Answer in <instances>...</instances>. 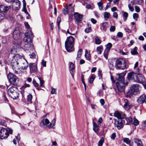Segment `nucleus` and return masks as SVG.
<instances>
[{
	"mask_svg": "<svg viewBox=\"0 0 146 146\" xmlns=\"http://www.w3.org/2000/svg\"><path fill=\"white\" fill-rule=\"evenodd\" d=\"M18 55L20 57L17 58V61L18 63L19 66L23 69H26L28 67V62L22 56L19 54Z\"/></svg>",
	"mask_w": 146,
	"mask_h": 146,
	"instance_id": "nucleus-4",
	"label": "nucleus"
},
{
	"mask_svg": "<svg viewBox=\"0 0 146 146\" xmlns=\"http://www.w3.org/2000/svg\"><path fill=\"white\" fill-rule=\"evenodd\" d=\"M24 48L25 50H33L34 47L32 42H27V44H25Z\"/></svg>",
	"mask_w": 146,
	"mask_h": 146,
	"instance_id": "nucleus-11",
	"label": "nucleus"
},
{
	"mask_svg": "<svg viewBox=\"0 0 146 146\" xmlns=\"http://www.w3.org/2000/svg\"><path fill=\"white\" fill-rule=\"evenodd\" d=\"M102 71L99 70L98 72V75L99 77V79H101L102 78V75L101 74Z\"/></svg>",
	"mask_w": 146,
	"mask_h": 146,
	"instance_id": "nucleus-49",
	"label": "nucleus"
},
{
	"mask_svg": "<svg viewBox=\"0 0 146 146\" xmlns=\"http://www.w3.org/2000/svg\"><path fill=\"white\" fill-rule=\"evenodd\" d=\"M20 56L18 54H16L13 56L11 61V66L14 71V72L16 74H18L19 72V70L18 68L19 64L17 61V58H19Z\"/></svg>",
	"mask_w": 146,
	"mask_h": 146,
	"instance_id": "nucleus-3",
	"label": "nucleus"
},
{
	"mask_svg": "<svg viewBox=\"0 0 146 146\" xmlns=\"http://www.w3.org/2000/svg\"><path fill=\"white\" fill-rule=\"evenodd\" d=\"M10 97L13 99H15L17 98H18L19 96V93H18L17 91L14 92L12 94H8Z\"/></svg>",
	"mask_w": 146,
	"mask_h": 146,
	"instance_id": "nucleus-25",
	"label": "nucleus"
},
{
	"mask_svg": "<svg viewBox=\"0 0 146 146\" xmlns=\"http://www.w3.org/2000/svg\"><path fill=\"white\" fill-rule=\"evenodd\" d=\"M68 7H66V8L63 9L62 10V12L63 14L65 15L66 14L68 13Z\"/></svg>",
	"mask_w": 146,
	"mask_h": 146,
	"instance_id": "nucleus-44",
	"label": "nucleus"
},
{
	"mask_svg": "<svg viewBox=\"0 0 146 146\" xmlns=\"http://www.w3.org/2000/svg\"><path fill=\"white\" fill-rule=\"evenodd\" d=\"M115 127H117L118 129H120L123 126L122 120V119H118L117 121L115 120Z\"/></svg>",
	"mask_w": 146,
	"mask_h": 146,
	"instance_id": "nucleus-12",
	"label": "nucleus"
},
{
	"mask_svg": "<svg viewBox=\"0 0 146 146\" xmlns=\"http://www.w3.org/2000/svg\"><path fill=\"white\" fill-rule=\"evenodd\" d=\"M104 18L106 20L108 19L110 16L109 13L107 12H105L104 13Z\"/></svg>",
	"mask_w": 146,
	"mask_h": 146,
	"instance_id": "nucleus-35",
	"label": "nucleus"
},
{
	"mask_svg": "<svg viewBox=\"0 0 146 146\" xmlns=\"http://www.w3.org/2000/svg\"><path fill=\"white\" fill-rule=\"evenodd\" d=\"M93 130L96 133L98 130V125L94 121L93 122Z\"/></svg>",
	"mask_w": 146,
	"mask_h": 146,
	"instance_id": "nucleus-28",
	"label": "nucleus"
},
{
	"mask_svg": "<svg viewBox=\"0 0 146 146\" xmlns=\"http://www.w3.org/2000/svg\"><path fill=\"white\" fill-rule=\"evenodd\" d=\"M20 32L19 31L18 29H15L13 32V37L14 39H17L19 37Z\"/></svg>",
	"mask_w": 146,
	"mask_h": 146,
	"instance_id": "nucleus-21",
	"label": "nucleus"
},
{
	"mask_svg": "<svg viewBox=\"0 0 146 146\" xmlns=\"http://www.w3.org/2000/svg\"><path fill=\"white\" fill-rule=\"evenodd\" d=\"M97 4L99 7H100L101 6H102L103 3L102 1H100L97 3Z\"/></svg>",
	"mask_w": 146,
	"mask_h": 146,
	"instance_id": "nucleus-63",
	"label": "nucleus"
},
{
	"mask_svg": "<svg viewBox=\"0 0 146 146\" xmlns=\"http://www.w3.org/2000/svg\"><path fill=\"white\" fill-rule=\"evenodd\" d=\"M95 43L96 44H99L101 43V41L98 37H96L95 39Z\"/></svg>",
	"mask_w": 146,
	"mask_h": 146,
	"instance_id": "nucleus-46",
	"label": "nucleus"
},
{
	"mask_svg": "<svg viewBox=\"0 0 146 146\" xmlns=\"http://www.w3.org/2000/svg\"><path fill=\"white\" fill-rule=\"evenodd\" d=\"M146 96L145 94H143L140 96L137 100L138 102L142 104L144 103L146 104Z\"/></svg>",
	"mask_w": 146,
	"mask_h": 146,
	"instance_id": "nucleus-13",
	"label": "nucleus"
},
{
	"mask_svg": "<svg viewBox=\"0 0 146 146\" xmlns=\"http://www.w3.org/2000/svg\"><path fill=\"white\" fill-rule=\"evenodd\" d=\"M9 136L8 131L7 129L3 127H1L0 130V137L3 139Z\"/></svg>",
	"mask_w": 146,
	"mask_h": 146,
	"instance_id": "nucleus-9",
	"label": "nucleus"
},
{
	"mask_svg": "<svg viewBox=\"0 0 146 146\" xmlns=\"http://www.w3.org/2000/svg\"><path fill=\"white\" fill-rule=\"evenodd\" d=\"M70 67H69V70L70 71V73H71L72 76L73 78H74V74L73 70L74 69V64L72 62H70Z\"/></svg>",
	"mask_w": 146,
	"mask_h": 146,
	"instance_id": "nucleus-22",
	"label": "nucleus"
},
{
	"mask_svg": "<svg viewBox=\"0 0 146 146\" xmlns=\"http://www.w3.org/2000/svg\"><path fill=\"white\" fill-rule=\"evenodd\" d=\"M91 28L90 27H88L85 30V32L87 33H88L91 31Z\"/></svg>",
	"mask_w": 146,
	"mask_h": 146,
	"instance_id": "nucleus-52",
	"label": "nucleus"
},
{
	"mask_svg": "<svg viewBox=\"0 0 146 146\" xmlns=\"http://www.w3.org/2000/svg\"><path fill=\"white\" fill-rule=\"evenodd\" d=\"M114 116L117 117L119 119H122L125 117V115L124 114L123 116L122 113L121 112L116 111L114 113Z\"/></svg>",
	"mask_w": 146,
	"mask_h": 146,
	"instance_id": "nucleus-16",
	"label": "nucleus"
},
{
	"mask_svg": "<svg viewBox=\"0 0 146 146\" xmlns=\"http://www.w3.org/2000/svg\"><path fill=\"white\" fill-rule=\"evenodd\" d=\"M117 35L119 37H122L123 36V35L121 32H119L118 33Z\"/></svg>",
	"mask_w": 146,
	"mask_h": 146,
	"instance_id": "nucleus-61",
	"label": "nucleus"
},
{
	"mask_svg": "<svg viewBox=\"0 0 146 146\" xmlns=\"http://www.w3.org/2000/svg\"><path fill=\"white\" fill-rule=\"evenodd\" d=\"M136 78L137 79L136 82L138 83H141V82L144 81L145 80L144 77L140 74H138Z\"/></svg>",
	"mask_w": 146,
	"mask_h": 146,
	"instance_id": "nucleus-19",
	"label": "nucleus"
},
{
	"mask_svg": "<svg viewBox=\"0 0 146 146\" xmlns=\"http://www.w3.org/2000/svg\"><path fill=\"white\" fill-rule=\"evenodd\" d=\"M82 50L81 49H79L78 51L77 54V56L76 58V59L77 60H79L82 54Z\"/></svg>",
	"mask_w": 146,
	"mask_h": 146,
	"instance_id": "nucleus-29",
	"label": "nucleus"
},
{
	"mask_svg": "<svg viewBox=\"0 0 146 146\" xmlns=\"http://www.w3.org/2000/svg\"><path fill=\"white\" fill-rule=\"evenodd\" d=\"M17 89L16 87L14 86H12L8 90L7 93L8 94H12L14 92L17 91Z\"/></svg>",
	"mask_w": 146,
	"mask_h": 146,
	"instance_id": "nucleus-24",
	"label": "nucleus"
},
{
	"mask_svg": "<svg viewBox=\"0 0 146 146\" xmlns=\"http://www.w3.org/2000/svg\"><path fill=\"white\" fill-rule=\"evenodd\" d=\"M33 84L34 86L36 87V89L39 90L40 89V87L39 86V84L37 83L35 80H34L33 81Z\"/></svg>",
	"mask_w": 146,
	"mask_h": 146,
	"instance_id": "nucleus-37",
	"label": "nucleus"
},
{
	"mask_svg": "<svg viewBox=\"0 0 146 146\" xmlns=\"http://www.w3.org/2000/svg\"><path fill=\"white\" fill-rule=\"evenodd\" d=\"M29 68L31 71L36 72L37 71V67L36 66L33 64H29Z\"/></svg>",
	"mask_w": 146,
	"mask_h": 146,
	"instance_id": "nucleus-23",
	"label": "nucleus"
},
{
	"mask_svg": "<svg viewBox=\"0 0 146 146\" xmlns=\"http://www.w3.org/2000/svg\"><path fill=\"white\" fill-rule=\"evenodd\" d=\"M41 64L44 66L45 67L46 65V62L44 60H42L41 62Z\"/></svg>",
	"mask_w": 146,
	"mask_h": 146,
	"instance_id": "nucleus-60",
	"label": "nucleus"
},
{
	"mask_svg": "<svg viewBox=\"0 0 146 146\" xmlns=\"http://www.w3.org/2000/svg\"><path fill=\"white\" fill-rule=\"evenodd\" d=\"M137 48L135 47L134 48L132 49L131 51V53L132 55H135L137 54L138 53L137 51Z\"/></svg>",
	"mask_w": 146,
	"mask_h": 146,
	"instance_id": "nucleus-34",
	"label": "nucleus"
},
{
	"mask_svg": "<svg viewBox=\"0 0 146 146\" xmlns=\"http://www.w3.org/2000/svg\"><path fill=\"white\" fill-rule=\"evenodd\" d=\"M116 134L115 133H113L111 135V138L113 139L114 140L115 139V138L116 137Z\"/></svg>",
	"mask_w": 146,
	"mask_h": 146,
	"instance_id": "nucleus-56",
	"label": "nucleus"
},
{
	"mask_svg": "<svg viewBox=\"0 0 146 146\" xmlns=\"http://www.w3.org/2000/svg\"><path fill=\"white\" fill-rule=\"evenodd\" d=\"M115 29V27L113 26H112L110 28V30L111 31L113 32Z\"/></svg>",
	"mask_w": 146,
	"mask_h": 146,
	"instance_id": "nucleus-59",
	"label": "nucleus"
},
{
	"mask_svg": "<svg viewBox=\"0 0 146 146\" xmlns=\"http://www.w3.org/2000/svg\"><path fill=\"white\" fill-rule=\"evenodd\" d=\"M85 57L88 60H91V56L90 54L88 53L87 50H86L85 51Z\"/></svg>",
	"mask_w": 146,
	"mask_h": 146,
	"instance_id": "nucleus-31",
	"label": "nucleus"
},
{
	"mask_svg": "<svg viewBox=\"0 0 146 146\" xmlns=\"http://www.w3.org/2000/svg\"><path fill=\"white\" fill-rule=\"evenodd\" d=\"M128 7H129V10L131 11H133L134 10V8L133 7L131 6V5L130 4H129L128 5Z\"/></svg>",
	"mask_w": 146,
	"mask_h": 146,
	"instance_id": "nucleus-55",
	"label": "nucleus"
},
{
	"mask_svg": "<svg viewBox=\"0 0 146 146\" xmlns=\"http://www.w3.org/2000/svg\"><path fill=\"white\" fill-rule=\"evenodd\" d=\"M116 86L119 92H121L124 91L125 90L123 83H119V82H116Z\"/></svg>",
	"mask_w": 146,
	"mask_h": 146,
	"instance_id": "nucleus-15",
	"label": "nucleus"
},
{
	"mask_svg": "<svg viewBox=\"0 0 146 146\" xmlns=\"http://www.w3.org/2000/svg\"><path fill=\"white\" fill-rule=\"evenodd\" d=\"M51 89L52 90L51 91V94H56V89L52 88Z\"/></svg>",
	"mask_w": 146,
	"mask_h": 146,
	"instance_id": "nucleus-57",
	"label": "nucleus"
},
{
	"mask_svg": "<svg viewBox=\"0 0 146 146\" xmlns=\"http://www.w3.org/2000/svg\"><path fill=\"white\" fill-rule=\"evenodd\" d=\"M57 21L58 24V28H60V24L61 22V18L60 17H58L57 19Z\"/></svg>",
	"mask_w": 146,
	"mask_h": 146,
	"instance_id": "nucleus-50",
	"label": "nucleus"
},
{
	"mask_svg": "<svg viewBox=\"0 0 146 146\" xmlns=\"http://www.w3.org/2000/svg\"><path fill=\"white\" fill-rule=\"evenodd\" d=\"M125 104L124 105V107L126 110H129L131 107V104L130 102L127 99L124 100Z\"/></svg>",
	"mask_w": 146,
	"mask_h": 146,
	"instance_id": "nucleus-14",
	"label": "nucleus"
},
{
	"mask_svg": "<svg viewBox=\"0 0 146 146\" xmlns=\"http://www.w3.org/2000/svg\"><path fill=\"white\" fill-rule=\"evenodd\" d=\"M108 24L106 22H105L103 23L102 25V27L103 28V30L104 31H106L107 28L108 27Z\"/></svg>",
	"mask_w": 146,
	"mask_h": 146,
	"instance_id": "nucleus-38",
	"label": "nucleus"
},
{
	"mask_svg": "<svg viewBox=\"0 0 146 146\" xmlns=\"http://www.w3.org/2000/svg\"><path fill=\"white\" fill-rule=\"evenodd\" d=\"M123 142L127 144L130 145L131 141L128 138H124L123 139Z\"/></svg>",
	"mask_w": 146,
	"mask_h": 146,
	"instance_id": "nucleus-32",
	"label": "nucleus"
},
{
	"mask_svg": "<svg viewBox=\"0 0 146 146\" xmlns=\"http://www.w3.org/2000/svg\"><path fill=\"white\" fill-rule=\"evenodd\" d=\"M10 8V6H7L4 4L1 5H0V11L1 12H6Z\"/></svg>",
	"mask_w": 146,
	"mask_h": 146,
	"instance_id": "nucleus-18",
	"label": "nucleus"
},
{
	"mask_svg": "<svg viewBox=\"0 0 146 146\" xmlns=\"http://www.w3.org/2000/svg\"><path fill=\"white\" fill-rule=\"evenodd\" d=\"M126 120H127V121L129 122V123H131L132 121V120L133 119H132L131 117L130 116L128 117H126L125 118Z\"/></svg>",
	"mask_w": 146,
	"mask_h": 146,
	"instance_id": "nucleus-48",
	"label": "nucleus"
},
{
	"mask_svg": "<svg viewBox=\"0 0 146 146\" xmlns=\"http://www.w3.org/2000/svg\"><path fill=\"white\" fill-rule=\"evenodd\" d=\"M111 7V3H109L107 4L106 7L104 8L105 11H106L108 8H109Z\"/></svg>",
	"mask_w": 146,
	"mask_h": 146,
	"instance_id": "nucleus-58",
	"label": "nucleus"
},
{
	"mask_svg": "<svg viewBox=\"0 0 146 146\" xmlns=\"http://www.w3.org/2000/svg\"><path fill=\"white\" fill-rule=\"evenodd\" d=\"M109 51V50L108 49H106L104 50V55L106 59H108V55Z\"/></svg>",
	"mask_w": 146,
	"mask_h": 146,
	"instance_id": "nucleus-33",
	"label": "nucleus"
},
{
	"mask_svg": "<svg viewBox=\"0 0 146 146\" xmlns=\"http://www.w3.org/2000/svg\"><path fill=\"white\" fill-rule=\"evenodd\" d=\"M123 12V16H124L125 18L124 19V21H125L126 19H127V18L128 16V13L125 12Z\"/></svg>",
	"mask_w": 146,
	"mask_h": 146,
	"instance_id": "nucleus-47",
	"label": "nucleus"
},
{
	"mask_svg": "<svg viewBox=\"0 0 146 146\" xmlns=\"http://www.w3.org/2000/svg\"><path fill=\"white\" fill-rule=\"evenodd\" d=\"M135 11L137 13H138L140 11V9L139 7L137 6H135Z\"/></svg>",
	"mask_w": 146,
	"mask_h": 146,
	"instance_id": "nucleus-54",
	"label": "nucleus"
},
{
	"mask_svg": "<svg viewBox=\"0 0 146 146\" xmlns=\"http://www.w3.org/2000/svg\"><path fill=\"white\" fill-rule=\"evenodd\" d=\"M126 66V62L123 58L117 59L115 60V67L116 68L124 69Z\"/></svg>",
	"mask_w": 146,
	"mask_h": 146,
	"instance_id": "nucleus-5",
	"label": "nucleus"
},
{
	"mask_svg": "<svg viewBox=\"0 0 146 146\" xmlns=\"http://www.w3.org/2000/svg\"><path fill=\"white\" fill-rule=\"evenodd\" d=\"M5 14L1 12H0V20H2L5 19Z\"/></svg>",
	"mask_w": 146,
	"mask_h": 146,
	"instance_id": "nucleus-43",
	"label": "nucleus"
},
{
	"mask_svg": "<svg viewBox=\"0 0 146 146\" xmlns=\"http://www.w3.org/2000/svg\"><path fill=\"white\" fill-rule=\"evenodd\" d=\"M74 38L72 36H70L67 38L65 43V48L69 52L73 51Z\"/></svg>",
	"mask_w": 146,
	"mask_h": 146,
	"instance_id": "nucleus-1",
	"label": "nucleus"
},
{
	"mask_svg": "<svg viewBox=\"0 0 146 146\" xmlns=\"http://www.w3.org/2000/svg\"><path fill=\"white\" fill-rule=\"evenodd\" d=\"M33 97V96L32 95L30 94L28 95L27 97V100L28 102H29L30 103L32 102V99Z\"/></svg>",
	"mask_w": 146,
	"mask_h": 146,
	"instance_id": "nucleus-41",
	"label": "nucleus"
},
{
	"mask_svg": "<svg viewBox=\"0 0 146 146\" xmlns=\"http://www.w3.org/2000/svg\"><path fill=\"white\" fill-rule=\"evenodd\" d=\"M104 138L103 137H102L101 138V140H100L98 142V146H102L103 143L104 142Z\"/></svg>",
	"mask_w": 146,
	"mask_h": 146,
	"instance_id": "nucleus-36",
	"label": "nucleus"
},
{
	"mask_svg": "<svg viewBox=\"0 0 146 146\" xmlns=\"http://www.w3.org/2000/svg\"><path fill=\"white\" fill-rule=\"evenodd\" d=\"M139 121L135 117H134L131 123L133 125L136 126L139 124Z\"/></svg>",
	"mask_w": 146,
	"mask_h": 146,
	"instance_id": "nucleus-30",
	"label": "nucleus"
},
{
	"mask_svg": "<svg viewBox=\"0 0 146 146\" xmlns=\"http://www.w3.org/2000/svg\"><path fill=\"white\" fill-rule=\"evenodd\" d=\"M40 82V86H42L43 84L44 83V81L42 80L41 78H38Z\"/></svg>",
	"mask_w": 146,
	"mask_h": 146,
	"instance_id": "nucleus-51",
	"label": "nucleus"
},
{
	"mask_svg": "<svg viewBox=\"0 0 146 146\" xmlns=\"http://www.w3.org/2000/svg\"><path fill=\"white\" fill-rule=\"evenodd\" d=\"M21 2L19 0H14L13 1V8L15 10H18L20 7Z\"/></svg>",
	"mask_w": 146,
	"mask_h": 146,
	"instance_id": "nucleus-10",
	"label": "nucleus"
},
{
	"mask_svg": "<svg viewBox=\"0 0 146 146\" xmlns=\"http://www.w3.org/2000/svg\"><path fill=\"white\" fill-rule=\"evenodd\" d=\"M55 119H54L50 123L48 119H43L40 122V125L41 127L43 128H46L47 127L49 128H54L53 127L55 125Z\"/></svg>",
	"mask_w": 146,
	"mask_h": 146,
	"instance_id": "nucleus-2",
	"label": "nucleus"
},
{
	"mask_svg": "<svg viewBox=\"0 0 146 146\" xmlns=\"http://www.w3.org/2000/svg\"><path fill=\"white\" fill-rule=\"evenodd\" d=\"M133 18L136 21H137V18L139 17V15L137 13H134L133 15Z\"/></svg>",
	"mask_w": 146,
	"mask_h": 146,
	"instance_id": "nucleus-45",
	"label": "nucleus"
},
{
	"mask_svg": "<svg viewBox=\"0 0 146 146\" xmlns=\"http://www.w3.org/2000/svg\"><path fill=\"white\" fill-rule=\"evenodd\" d=\"M75 18L78 22H80L82 20V16L77 13L74 14Z\"/></svg>",
	"mask_w": 146,
	"mask_h": 146,
	"instance_id": "nucleus-20",
	"label": "nucleus"
},
{
	"mask_svg": "<svg viewBox=\"0 0 146 146\" xmlns=\"http://www.w3.org/2000/svg\"><path fill=\"white\" fill-rule=\"evenodd\" d=\"M102 50L103 48L102 46H99L97 48V50L98 53L100 54H101L102 53Z\"/></svg>",
	"mask_w": 146,
	"mask_h": 146,
	"instance_id": "nucleus-40",
	"label": "nucleus"
},
{
	"mask_svg": "<svg viewBox=\"0 0 146 146\" xmlns=\"http://www.w3.org/2000/svg\"><path fill=\"white\" fill-rule=\"evenodd\" d=\"M95 78V76L94 74H92L90 78L89 82L90 83H92L93 82Z\"/></svg>",
	"mask_w": 146,
	"mask_h": 146,
	"instance_id": "nucleus-39",
	"label": "nucleus"
},
{
	"mask_svg": "<svg viewBox=\"0 0 146 146\" xmlns=\"http://www.w3.org/2000/svg\"><path fill=\"white\" fill-rule=\"evenodd\" d=\"M112 44L110 43H108L107 45V48L106 49H108L109 50V51L110 50L112 46Z\"/></svg>",
	"mask_w": 146,
	"mask_h": 146,
	"instance_id": "nucleus-53",
	"label": "nucleus"
},
{
	"mask_svg": "<svg viewBox=\"0 0 146 146\" xmlns=\"http://www.w3.org/2000/svg\"><path fill=\"white\" fill-rule=\"evenodd\" d=\"M11 53L12 54H15L17 52V50L14 47H13L11 50Z\"/></svg>",
	"mask_w": 146,
	"mask_h": 146,
	"instance_id": "nucleus-42",
	"label": "nucleus"
},
{
	"mask_svg": "<svg viewBox=\"0 0 146 146\" xmlns=\"http://www.w3.org/2000/svg\"><path fill=\"white\" fill-rule=\"evenodd\" d=\"M134 142L136 143L137 146H143V144L141 140L137 138H134L133 139Z\"/></svg>",
	"mask_w": 146,
	"mask_h": 146,
	"instance_id": "nucleus-27",
	"label": "nucleus"
},
{
	"mask_svg": "<svg viewBox=\"0 0 146 146\" xmlns=\"http://www.w3.org/2000/svg\"><path fill=\"white\" fill-rule=\"evenodd\" d=\"M9 82L13 85H16L18 81V78L13 74L10 73L7 75Z\"/></svg>",
	"mask_w": 146,
	"mask_h": 146,
	"instance_id": "nucleus-7",
	"label": "nucleus"
},
{
	"mask_svg": "<svg viewBox=\"0 0 146 146\" xmlns=\"http://www.w3.org/2000/svg\"><path fill=\"white\" fill-rule=\"evenodd\" d=\"M100 102L102 105H103L105 103L104 100L103 99H102L100 100Z\"/></svg>",
	"mask_w": 146,
	"mask_h": 146,
	"instance_id": "nucleus-64",
	"label": "nucleus"
},
{
	"mask_svg": "<svg viewBox=\"0 0 146 146\" xmlns=\"http://www.w3.org/2000/svg\"><path fill=\"white\" fill-rule=\"evenodd\" d=\"M86 7L88 9H92L93 8H92V7L91 5L90 4H88L86 5Z\"/></svg>",
	"mask_w": 146,
	"mask_h": 146,
	"instance_id": "nucleus-62",
	"label": "nucleus"
},
{
	"mask_svg": "<svg viewBox=\"0 0 146 146\" xmlns=\"http://www.w3.org/2000/svg\"><path fill=\"white\" fill-rule=\"evenodd\" d=\"M117 75L118 76L117 80L121 84L124 83V76L125 75L124 73H122L120 74H117Z\"/></svg>",
	"mask_w": 146,
	"mask_h": 146,
	"instance_id": "nucleus-17",
	"label": "nucleus"
},
{
	"mask_svg": "<svg viewBox=\"0 0 146 146\" xmlns=\"http://www.w3.org/2000/svg\"><path fill=\"white\" fill-rule=\"evenodd\" d=\"M135 76L136 75L135 73L131 72L128 74L127 77L129 80H131L134 79Z\"/></svg>",
	"mask_w": 146,
	"mask_h": 146,
	"instance_id": "nucleus-26",
	"label": "nucleus"
},
{
	"mask_svg": "<svg viewBox=\"0 0 146 146\" xmlns=\"http://www.w3.org/2000/svg\"><path fill=\"white\" fill-rule=\"evenodd\" d=\"M33 37V35L31 31L30 30H27L25 33L23 41L27 43L32 42Z\"/></svg>",
	"mask_w": 146,
	"mask_h": 146,
	"instance_id": "nucleus-6",
	"label": "nucleus"
},
{
	"mask_svg": "<svg viewBox=\"0 0 146 146\" xmlns=\"http://www.w3.org/2000/svg\"><path fill=\"white\" fill-rule=\"evenodd\" d=\"M140 91L139 85L137 84L131 85L129 91V93L131 94L134 93L139 94L140 93Z\"/></svg>",
	"mask_w": 146,
	"mask_h": 146,
	"instance_id": "nucleus-8",
	"label": "nucleus"
}]
</instances>
